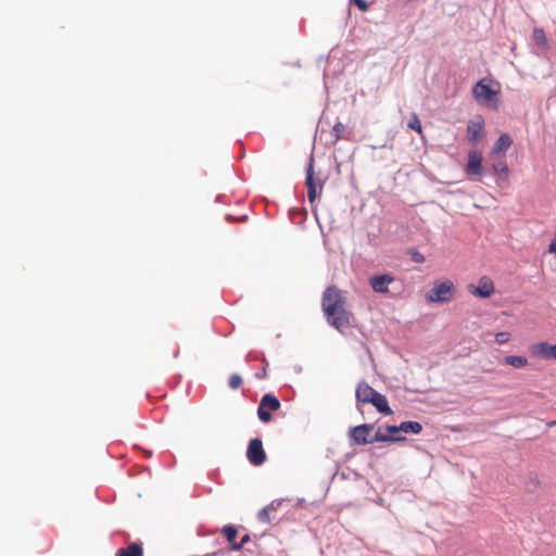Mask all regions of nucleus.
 <instances>
[{
	"label": "nucleus",
	"instance_id": "1",
	"mask_svg": "<svg viewBox=\"0 0 556 556\" xmlns=\"http://www.w3.org/2000/svg\"><path fill=\"white\" fill-rule=\"evenodd\" d=\"M345 300L341 291L329 286L323 293L321 306L326 319L330 326L343 332L351 326V313L344 307Z\"/></svg>",
	"mask_w": 556,
	"mask_h": 556
},
{
	"label": "nucleus",
	"instance_id": "2",
	"mask_svg": "<svg viewBox=\"0 0 556 556\" xmlns=\"http://www.w3.org/2000/svg\"><path fill=\"white\" fill-rule=\"evenodd\" d=\"M492 83L493 80L488 78L478 80L472 87V96L477 103L497 110L500 106V90L493 89L491 87Z\"/></svg>",
	"mask_w": 556,
	"mask_h": 556
},
{
	"label": "nucleus",
	"instance_id": "3",
	"mask_svg": "<svg viewBox=\"0 0 556 556\" xmlns=\"http://www.w3.org/2000/svg\"><path fill=\"white\" fill-rule=\"evenodd\" d=\"M325 180L315 177L314 173V155L311 154L306 166L305 186L307 188V199L309 203H314L317 197L321 193Z\"/></svg>",
	"mask_w": 556,
	"mask_h": 556
},
{
	"label": "nucleus",
	"instance_id": "4",
	"mask_svg": "<svg viewBox=\"0 0 556 556\" xmlns=\"http://www.w3.org/2000/svg\"><path fill=\"white\" fill-rule=\"evenodd\" d=\"M454 285L451 280L446 279L438 285H434L426 294L429 302L444 303L453 298Z\"/></svg>",
	"mask_w": 556,
	"mask_h": 556
},
{
	"label": "nucleus",
	"instance_id": "5",
	"mask_svg": "<svg viewBox=\"0 0 556 556\" xmlns=\"http://www.w3.org/2000/svg\"><path fill=\"white\" fill-rule=\"evenodd\" d=\"M483 155L482 152L478 150H470L468 152V160L465 166V174L473 180L476 177H481L484 175L483 167Z\"/></svg>",
	"mask_w": 556,
	"mask_h": 556
},
{
	"label": "nucleus",
	"instance_id": "6",
	"mask_svg": "<svg viewBox=\"0 0 556 556\" xmlns=\"http://www.w3.org/2000/svg\"><path fill=\"white\" fill-rule=\"evenodd\" d=\"M372 424H362L358 426L351 427L349 430V440L351 445H366L370 444L371 441L368 438L372 431Z\"/></svg>",
	"mask_w": 556,
	"mask_h": 556
},
{
	"label": "nucleus",
	"instance_id": "7",
	"mask_svg": "<svg viewBox=\"0 0 556 556\" xmlns=\"http://www.w3.org/2000/svg\"><path fill=\"white\" fill-rule=\"evenodd\" d=\"M247 458L253 466H261L266 462V453L260 438H254L249 442Z\"/></svg>",
	"mask_w": 556,
	"mask_h": 556
},
{
	"label": "nucleus",
	"instance_id": "8",
	"mask_svg": "<svg viewBox=\"0 0 556 556\" xmlns=\"http://www.w3.org/2000/svg\"><path fill=\"white\" fill-rule=\"evenodd\" d=\"M470 292L480 299H489L494 293L493 281L486 277H482L478 281V286L470 285Z\"/></svg>",
	"mask_w": 556,
	"mask_h": 556
},
{
	"label": "nucleus",
	"instance_id": "9",
	"mask_svg": "<svg viewBox=\"0 0 556 556\" xmlns=\"http://www.w3.org/2000/svg\"><path fill=\"white\" fill-rule=\"evenodd\" d=\"M467 139L470 142H476L484 136V119L481 115L467 124Z\"/></svg>",
	"mask_w": 556,
	"mask_h": 556
},
{
	"label": "nucleus",
	"instance_id": "10",
	"mask_svg": "<svg viewBox=\"0 0 556 556\" xmlns=\"http://www.w3.org/2000/svg\"><path fill=\"white\" fill-rule=\"evenodd\" d=\"M531 354L544 359L556 361V343L552 344L546 341L535 343L531 346Z\"/></svg>",
	"mask_w": 556,
	"mask_h": 556
},
{
	"label": "nucleus",
	"instance_id": "11",
	"mask_svg": "<svg viewBox=\"0 0 556 556\" xmlns=\"http://www.w3.org/2000/svg\"><path fill=\"white\" fill-rule=\"evenodd\" d=\"M394 281V276L391 274L375 275L369 278L371 289L377 293H388L389 285Z\"/></svg>",
	"mask_w": 556,
	"mask_h": 556
},
{
	"label": "nucleus",
	"instance_id": "12",
	"mask_svg": "<svg viewBox=\"0 0 556 556\" xmlns=\"http://www.w3.org/2000/svg\"><path fill=\"white\" fill-rule=\"evenodd\" d=\"M378 393L366 381H361L355 391L356 401L358 403H370L372 397Z\"/></svg>",
	"mask_w": 556,
	"mask_h": 556
},
{
	"label": "nucleus",
	"instance_id": "13",
	"mask_svg": "<svg viewBox=\"0 0 556 556\" xmlns=\"http://www.w3.org/2000/svg\"><path fill=\"white\" fill-rule=\"evenodd\" d=\"M511 144V137L507 132L502 134L494 142L491 150V155L506 153V151L510 148Z\"/></svg>",
	"mask_w": 556,
	"mask_h": 556
},
{
	"label": "nucleus",
	"instance_id": "14",
	"mask_svg": "<svg viewBox=\"0 0 556 556\" xmlns=\"http://www.w3.org/2000/svg\"><path fill=\"white\" fill-rule=\"evenodd\" d=\"M370 404L375 406V408L382 415H391L393 410L391 409L388 399L384 394L378 392L372 400L370 401Z\"/></svg>",
	"mask_w": 556,
	"mask_h": 556
},
{
	"label": "nucleus",
	"instance_id": "15",
	"mask_svg": "<svg viewBox=\"0 0 556 556\" xmlns=\"http://www.w3.org/2000/svg\"><path fill=\"white\" fill-rule=\"evenodd\" d=\"M143 549L140 543H131L127 547L119 548L116 556H142Z\"/></svg>",
	"mask_w": 556,
	"mask_h": 556
},
{
	"label": "nucleus",
	"instance_id": "16",
	"mask_svg": "<svg viewBox=\"0 0 556 556\" xmlns=\"http://www.w3.org/2000/svg\"><path fill=\"white\" fill-rule=\"evenodd\" d=\"M260 402L270 412H276L281 406L279 399L271 393H265Z\"/></svg>",
	"mask_w": 556,
	"mask_h": 556
},
{
	"label": "nucleus",
	"instance_id": "17",
	"mask_svg": "<svg viewBox=\"0 0 556 556\" xmlns=\"http://www.w3.org/2000/svg\"><path fill=\"white\" fill-rule=\"evenodd\" d=\"M401 432L419 434L422 431V425L419 421L406 420L400 424Z\"/></svg>",
	"mask_w": 556,
	"mask_h": 556
},
{
	"label": "nucleus",
	"instance_id": "18",
	"mask_svg": "<svg viewBox=\"0 0 556 556\" xmlns=\"http://www.w3.org/2000/svg\"><path fill=\"white\" fill-rule=\"evenodd\" d=\"M371 443L375 442H404L406 441L405 437L402 435H388L387 433H382L378 430L372 438H370Z\"/></svg>",
	"mask_w": 556,
	"mask_h": 556
},
{
	"label": "nucleus",
	"instance_id": "19",
	"mask_svg": "<svg viewBox=\"0 0 556 556\" xmlns=\"http://www.w3.org/2000/svg\"><path fill=\"white\" fill-rule=\"evenodd\" d=\"M504 364L514 368H523L528 365V358L521 355H508L504 358Z\"/></svg>",
	"mask_w": 556,
	"mask_h": 556
},
{
	"label": "nucleus",
	"instance_id": "20",
	"mask_svg": "<svg viewBox=\"0 0 556 556\" xmlns=\"http://www.w3.org/2000/svg\"><path fill=\"white\" fill-rule=\"evenodd\" d=\"M533 40L539 48L544 49L547 47V38L542 28H534Z\"/></svg>",
	"mask_w": 556,
	"mask_h": 556
},
{
	"label": "nucleus",
	"instance_id": "21",
	"mask_svg": "<svg viewBox=\"0 0 556 556\" xmlns=\"http://www.w3.org/2000/svg\"><path fill=\"white\" fill-rule=\"evenodd\" d=\"M223 534L227 542H232L238 535V528L231 523L226 525L223 528Z\"/></svg>",
	"mask_w": 556,
	"mask_h": 556
},
{
	"label": "nucleus",
	"instance_id": "22",
	"mask_svg": "<svg viewBox=\"0 0 556 556\" xmlns=\"http://www.w3.org/2000/svg\"><path fill=\"white\" fill-rule=\"evenodd\" d=\"M257 417L264 424H267L273 419L271 412L267 409L261 402L257 407Z\"/></svg>",
	"mask_w": 556,
	"mask_h": 556
},
{
	"label": "nucleus",
	"instance_id": "23",
	"mask_svg": "<svg viewBox=\"0 0 556 556\" xmlns=\"http://www.w3.org/2000/svg\"><path fill=\"white\" fill-rule=\"evenodd\" d=\"M344 131H345V126L341 122L336 123L332 127V132H331V136L333 137V142H337L340 139L345 138L343 135Z\"/></svg>",
	"mask_w": 556,
	"mask_h": 556
},
{
	"label": "nucleus",
	"instance_id": "24",
	"mask_svg": "<svg viewBox=\"0 0 556 556\" xmlns=\"http://www.w3.org/2000/svg\"><path fill=\"white\" fill-rule=\"evenodd\" d=\"M408 128L409 129H413L415 131H417L418 134H421L422 132V126H421V123L419 121V117L416 113H413L409 121H408V124H407Z\"/></svg>",
	"mask_w": 556,
	"mask_h": 556
},
{
	"label": "nucleus",
	"instance_id": "25",
	"mask_svg": "<svg viewBox=\"0 0 556 556\" xmlns=\"http://www.w3.org/2000/svg\"><path fill=\"white\" fill-rule=\"evenodd\" d=\"M493 170L498 174L505 175L507 177L509 168L505 161H497L493 164Z\"/></svg>",
	"mask_w": 556,
	"mask_h": 556
},
{
	"label": "nucleus",
	"instance_id": "26",
	"mask_svg": "<svg viewBox=\"0 0 556 556\" xmlns=\"http://www.w3.org/2000/svg\"><path fill=\"white\" fill-rule=\"evenodd\" d=\"M242 377L239 374L230 375L228 379V386L232 390H237L242 384Z\"/></svg>",
	"mask_w": 556,
	"mask_h": 556
},
{
	"label": "nucleus",
	"instance_id": "27",
	"mask_svg": "<svg viewBox=\"0 0 556 556\" xmlns=\"http://www.w3.org/2000/svg\"><path fill=\"white\" fill-rule=\"evenodd\" d=\"M269 511L270 510H269V508L267 506H265L262 509H260L258 513H257V520L260 522H263V523L270 522Z\"/></svg>",
	"mask_w": 556,
	"mask_h": 556
},
{
	"label": "nucleus",
	"instance_id": "28",
	"mask_svg": "<svg viewBox=\"0 0 556 556\" xmlns=\"http://www.w3.org/2000/svg\"><path fill=\"white\" fill-rule=\"evenodd\" d=\"M408 254L410 256V260L414 262V263H424L425 262V255L422 253H420L417 249H410L408 251Z\"/></svg>",
	"mask_w": 556,
	"mask_h": 556
},
{
	"label": "nucleus",
	"instance_id": "29",
	"mask_svg": "<svg viewBox=\"0 0 556 556\" xmlns=\"http://www.w3.org/2000/svg\"><path fill=\"white\" fill-rule=\"evenodd\" d=\"M510 333L507 331H501L495 334V342L498 344H505L509 341Z\"/></svg>",
	"mask_w": 556,
	"mask_h": 556
},
{
	"label": "nucleus",
	"instance_id": "30",
	"mask_svg": "<svg viewBox=\"0 0 556 556\" xmlns=\"http://www.w3.org/2000/svg\"><path fill=\"white\" fill-rule=\"evenodd\" d=\"M350 3L354 4L361 12H367L369 9L366 0H350Z\"/></svg>",
	"mask_w": 556,
	"mask_h": 556
},
{
	"label": "nucleus",
	"instance_id": "31",
	"mask_svg": "<svg viewBox=\"0 0 556 556\" xmlns=\"http://www.w3.org/2000/svg\"><path fill=\"white\" fill-rule=\"evenodd\" d=\"M386 430H387L388 435H395L396 433L401 432V426L400 425H388Z\"/></svg>",
	"mask_w": 556,
	"mask_h": 556
},
{
	"label": "nucleus",
	"instance_id": "32",
	"mask_svg": "<svg viewBox=\"0 0 556 556\" xmlns=\"http://www.w3.org/2000/svg\"><path fill=\"white\" fill-rule=\"evenodd\" d=\"M261 353L262 352H256V351H250L247 355H245V362L250 363V362H254L258 358H261Z\"/></svg>",
	"mask_w": 556,
	"mask_h": 556
},
{
	"label": "nucleus",
	"instance_id": "33",
	"mask_svg": "<svg viewBox=\"0 0 556 556\" xmlns=\"http://www.w3.org/2000/svg\"><path fill=\"white\" fill-rule=\"evenodd\" d=\"M229 544H230L229 551H232V552H238L243 548V545L240 541L236 542V540H233L232 542H229Z\"/></svg>",
	"mask_w": 556,
	"mask_h": 556
},
{
	"label": "nucleus",
	"instance_id": "34",
	"mask_svg": "<svg viewBox=\"0 0 556 556\" xmlns=\"http://www.w3.org/2000/svg\"><path fill=\"white\" fill-rule=\"evenodd\" d=\"M283 500H274L270 502V504L267 505L269 510H277L280 505L282 504Z\"/></svg>",
	"mask_w": 556,
	"mask_h": 556
},
{
	"label": "nucleus",
	"instance_id": "35",
	"mask_svg": "<svg viewBox=\"0 0 556 556\" xmlns=\"http://www.w3.org/2000/svg\"><path fill=\"white\" fill-rule=\"evenodd\" d=\"M255 378L256 379H265V378H267V369L266 368H262V370L260 372L255 374Z\"/></svg>",
	"mask_w": 556,
	"mask_h": 556
},
{
	"label": "nucleus",
	"instance_id": "36",
	"mask_svg": "<svg viewBox=\"0 0 556 556\" xmlns=\"http://www.w3.org/2000/svg\"><path fill=\"white\" fill-rule=\"evenodd\" d=\"M539 484H540L539 479H538L536 477H534V478H531V479H530V481H529V483H528V486L533 485V488H538V486H539Z\"/></svg>",
	"mask_w": 556,
	"mask_h": 556
},
{
	"label": "nucleus",
	"instance_id": "37",
	"mask_svg": "<svg viewBox=\"0 0 556 556\" xmlns=\"http://www.w3.org/2000/svg\"><path fill=\"white\" fill-rule=\"evenodd\" d=\"M250 541H251V536H250V534H244V535L241 538V540H240V542L242 543V545H243V546H244L247 543H249Z\"/></svg>",
	"mask_w": 556,
	"mask_h": 556
},
{
	"label": "nucleus",
	"instance_id": "38",
	"mask_svg": "<svg viewBox=\"0 0 556 556\" xmlns=\"http://www.w3.org/2000/svg\"><path fill=\"white\" fill-rule=\"evenodd\" d=\"M548 250L556 254V238L551 242Z\"/></svg>",
	"mask_w": 556,
	"mask_h": 556
},
{
	"label": "nucleus",
	"instance_id": "39",
	"mask_svg": "<svg viewBox=\"0 0 556 556\" xmlns=\"http://www.w3.org/2000/svg\"><path fill=\"white\" fill-rule=\"evenodd\" d=\"M227 553V551L225 549H219L217 552H214L212 554H207L206 556H218V555H225Z\"/></svg>",
	"mask_w": 556,
	"mask_h": 556
},
{
	"label": "nucleus",
	"instance_id": "40",
	"mask_svg": "<svg viewBox=\"0 0 556 556\" xmlns=\"http://www.w3.org/2000/svg\"><path fill=\"white\" fill-rule=\"evenodd\" d=\"M261 361H262V363H263V365H264V366H263V368H266V369H267V367H268V362H267V359H266V357H265L264 353H261Z\"/></svg>",
	"mask_w": 556,
	"mask_h": 556
},
{
	"label": "nucleus",
	"instance_id": "41",
	"mask_svg": "<svg viewBox=\"0 0 556 556\" xmlns=\"http://www.w3.org/2000/svg\"><path fill=\"white\" fill-rule=\"evenodd\" d=\"M226 219H227V220H230V222L237 220V218H235V217H233V216H231L230 214H227V215H226Z\"/></svg>",
	"mask_w": 556,
	"mask_h": 556
},
{
	"label": "nucleus",
	"instance_id": "42",
	"mask_svg": "<svg viewBox=\"0 0 556 556\" xmlns=\"http://www.w3.org/2000/svg\"><path fill=\"white\" fill-rule=\"evenodd\" d=\"M215 202H223V195L218 194L215 199Z\"/></svg>",
	"mask_w": 556,
	"mask_h": 556
},
{
	"label": "nucleus",
	"instance_id": "43",
	"mask_svg": "<svg viewBox=\"0 0 556 556\" xmlns=\"http://www.w3.org/2000/svg\"><path fill=\"white\" fill-rule=\"evenodd\" d=\"M405 4L407 3H412V2H417L418 0H403Z\"/></svg>",
	"mask_w": 556,
	"mask_h": 556
},
{
	"label": "nucleus",
	"instance_id": "44",
	"mask_svg": "<svg viewBox=\"0 0 556 556\" xmlns=\"http://www.w3.org/2000/svg\"><path fill=\"white\" fill-rule=\"evenodd\" d=\"M247 219H248V216H247V215H244V216H242V217H240V218H239V220H242V222H245Z\"/></svg>",
	"mask_w": 556,
	"mask_h": 556
},
{
	"label": "nucleus",
	"instance_id": "45",
	"mask_svg": "<svg viewBox=\"0 0 556 556\" xmlns=\"http://www.w3.org/2000/svg\"><path fill=\"white\" fill-rule=\"evenodd\" d=\"M178 353L179 351L177 350L175 353H174V356L177 357L178 356Z\"/></svg>",
	"mask_w": 556,
	"mask_h": 556
},
{
	"label": "nucleus",
	"instance_id": "46",
	"mask_svg": "<svg viewBox=\"0 0 556 556\" xmlns=\"http://www.w3.org/2000/svg\"><path fill=\"white\" fill-rule=\"evenodd\" d=\"M555 425H556V420L551 422V426H555Z\"/></svg>",
	"mask_w": 556,
	"mask_h": 556
}]
</instances>
